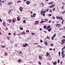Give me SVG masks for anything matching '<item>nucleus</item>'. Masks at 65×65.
I'll list each match as a JSON object with an SVG mask.
<instances>
[{"label":"nucleus","instance_id":"c85d7f7f","mask_svg":"<svg viewBox=\"0 0 65 65\" xmlns=\"http://www.w3.org/2000/svg\"><path fill=\"white\" fill-rule=\"evenodd\" d=\"M23 22L24 23H26V20H24L23 21Z\"/></svg>","mask_w":65,"mask_h":65},{"label":"nucleus","instance_id":"473e14b6","mask_svg":"<svg viewBox=\"0 0 65 65\" xmlns=\"http://www.w3.org/2000/svg\"><path fill=\"white\" fill-rule=\"evenodd\" d=\"M56 34H55L53 35V37H55V36H56Z\"/></svg>","mask_w":65,"mask_h":65},{"label":"nucleus","instance_id":"0e129e2a","mask_svg":"<svg viewBox=\"0 0 65 65\" xmlns=\"http://www.w3.org/2000/svg\"><path fill=\"white\" fill-rule=\"evenodd\" d=\"M65 46H64L63 47V48H62V49H63H63H65Z\"/></svg>","mask_w":65,"mask_h":65},{"label":"nucleus","instance_id":"3c124183","mask_svg":"<svg viewBox=\"0 0 65 65\" xmlns=\"http://www.w3.org/2000/svg\"><path fill=\"white\" fill-rule=\"evenodd\" d=\"M62 4H63V5H65V3H64V2H62Z\"/></svg>","mask_w":65,"mask_h":65},{"label":"nucleus","instance_id":"c756f323","mask_svg":"<svg viewBox=\"0 0 65 65\" xmlns=\"http://www.w3.org/2000/svg\"><path fill=\"white\" fill-rule=\"evenodd\" d=\"M54 38H55V37H52V40H54Z\"/></svg>","mask_w":65,"mask_h":65},{"label":"nucleus","instance_id":"052dcab7","mask_svg":"<svg viewBox=\"0 0 65 65\" xmlns=\"http://www.w3.org/2000/svg\"><path fill=\"white\" fill-rule=\"evenodd\" d=\"M26 31L27 32H29V31L28 30H27Z\"/></svg>","mask_w":65,"mask_h":65},{"label":"nucleus","instance_id":"09e8293b","mask_svg":"<svg viewBox=\"0 0 65 65\" xmlns=\"http://www.w3.org/2000/svg\"><path fill=\"white\" fill-rule=\"evenodd\" d=\"M53 11H55V8H54L53 9Z\"/></svg>","mask_w":65,"mask_h":65},{"label":"nucleus","instance_id":"dca6fc26","mask_svg":"<svg viewBox=\"0 0 65 65\" xmlns=\"http://www.w3.org/2000/svg\"><path fill=\"white\" fill-rule=\"evenodd\" d=\"M61 56H62V58H64V57H65V54H61Z\"/></svg>","mask_w":65,"mask_h":65},{"label":"nucleus","instance_id":"0eeeda50","mask_svg":"<svg viewBox=\"0 0 65 65\" xmlns=\"http://www.w3.org/2000/svg\"><path fill=\"white\" fill-rule=\"evenodd\" d=\"M12 3L11 2H9L8 3V5H10V4H12Z\"/></svg>","mask_w":65,"mask_h":65},{"label":"nucleus","instance_id":"603ef678","mask_svg":"<svg viewBox=\"0 0 65 65\" xmlns=\"http://www.w3.org/2000/svg\"><path fill=\"white\" fill-rule=\"evenodd\" d=\"M46 12V11H43V13H45Z\"/></svg>","mask_w":65,"mask_h":65},{"label":"nucleus","instance_id":"37998d69","mask_svg":"<svg viewBox=\"0 0 65 65\" xmlns=\"http://www.w3.org/2000/svg\"><path fill=\"white\" fill-rule=\"evenodd\" d=\"M65 12V11H64L63 12H62V13H63V14H64Z\"/></svg>","mask_w":65,"mask_h":65},{"label":"nucleus","instance_id":"39448f33","mask_svg":"<svg viewBox=\"0 0 65 65\" xmlns=\"http://www.w3.org/2000/svg\"><path fill=\"white\" fill-rule=\"evenodd\" d=\"M19 9H20V11L22 12V11L23 10V8H22V7H20V8H19Z\"/></svg>","mask_w":65,"mask_h":65},{"label":"nucleus","instance_id":"b1692460","mask_svg":"<svg viewBox=\"0 0 65 65\" xmlns=\"http://www.w3.org/2000/svg\"><path fill=\"white\" fill-rule=\"evenodd\" d=\"M48 20V19H45L44 20L45 21H44V22H46Z\"/></svg>","mask_w":65,"mask_h":65},{"label":"nucleus","instance_id":"774afa93","mask_svg":"<svg viewBox=\"0 0 65 65\" xmlns=\"http://www.w3.org/2000/svg\"><path fill=\"white\" fill-rule=\"evenodd\" d=\"M21 2V1H18V2L17 3H20V2Z\"/></svg>","mask_w":65,"mask_h":65},{"label":"nucleus","instance_id":"13d9d810","mask_svg":"<svg viewBox=\"0 0 65 65\" xmlns=\"http://www.w3.org/2000/svg\"><path fill=\"white\" fill-rule=\"evenodd\" d=\"M2 3H0V6H2Z\"/></svg>","mask_w":65,"mask_h":65},{"label":"nucleus","instance_id":"de8ad7c7","mask_svg":"<svg viewBox=\"0 0 65 65\" xmlns=\"http://www.w3.org/2000/svg\"><path fill=\"white\" fill-rule=\"evenodd\" d=\"M50 7V8H52V7H53L52 5H51Z\"/></svg>","mask_w":65,"mask_h":65},{"label":"nucleus","instance_id":"412c9836","mask_svg":"<svg viewBox=\"0 0 65 65\" xmlns=\"http://www.w3.org/2000/svg\"><path fill=\"white\" fill-rule=\"evenodd\" d=\"M25 46H26V47H27V46H28L29 45L27 43H25Z\"/></svg>","mask_w":65,"mask_h":65},{"label":"nucleus","instance_id":"69168bd1","mask_svg":"<svg viewBox=\"0 0 65 65\" xmlns=\"http://www.w3.org/2000/svg\"><path fill=\"white\" fill-rule=\"evenodd\" d=\"M9 35H11V33H9L8 34Z\"/></svg>","mask_w":65,"mask_h":65},{"label":"nucleus","instance_id":"4d7b16f0","mask_svg":"<svg viewBox=\"0 0 65 65\" xmlns=\"http://www.w3.org/2000/svg\"><path fill=\"white\" fill-rule=\"evenodd\" d=\"M58 54L59 55H61V52H58Z\"/></svg>","mask_w":65,"mask_h":65},{"label":"nucleus","instance_id":"c9c22d12","mask_svg":"<svg viewBox=\"0 0 65 65\" xmlns=\"http://www.w3.org/2000/svg\"><path fill=\"white\" fill-rule=\"evenodd\" d=\"M23 47H26V46L25 44V45L24 44L23 45Z\"/></svg>","mask_w":65,"mask_h":65},{"label":"nucleus","instance_id":"72a5a7b5","mask_svg":"<svg viewBox=\"0 0 65 65\" xmlns=\"http://www.w3.org/2000/svg\"><path fill=\"white\" fill-rule=\"evenodd\" d=\"M39 22V21H35V23H38Z\"/></svg>","mask_w":65,"mask_h":65},{"label":"nucleus","instance_id":"f3484780","mask_svg":"<svg viewBox=\"0 0 65 65\" xmlns=\"http://www.w3.org/2000/svg\"><path fill=\"white\" fill-rule=\"evenodd\" d=\"M51 28H49L48 29V30L49 32H50V31L51 30Z\"/></svg>","mask_w":65,"mask_h":65},{"label":"nucleus","instance_id":"49530a36","mask_svg":"<svg viewBox=\"0 0 65 65\" xmlns=\"http://www.w3.org/2000/svg\"><path fill=\"white\" fill-rule=\"evenodd\" d=\"M61 54H62V55H63L64 54V51L62 52H61Z\"/></svg>","mask_w":65,"mask_h":65},{"label":"nucleus","instance_id":"680f3d73","mask_svg":"<svg viewBox=\"0 0 65 65\" xmlns=\"http://www.w3.org/2000/svg\"><path fill=\"white\" fill-rule=\"evenodd\" d=\"M61 20H62V21H64V19H63L61 17Z\"/></svg>","mask_w":65,"mask_h":65},{"label":"nucleus","instance_id":"4c0bfd02","mask_svg":"<svg viewBox=\"0 0 65 65\" xmlns=\"http://www.w3.org/2000/svg\"><path fill=\"white\" fill-rule=\"evenodd\" d=\"M50 12H52V9H50Z\"/></svg>","mask_w":65,"mask_h":65},{"label":"nucleus","instance_id":"338daca9","mask_svg":"<svg viewBox=\"0 0 65 65\" xmlns=\"http://www.w3.org/2000/svg\"><path fill=\"white\" fill-rule=\"evenodd\" d=\"M43 15L44 17H45V13L43 14Z\"/></svg>","mask_w":65,"mask_h":65},{"label":"nucleus","instance_id":"423d86ee","mask_svg":"<svg viewBox=\"0 0 65 65\" xmlns=\"http://www.w3.org/2000/svg\"><path fill=\"white\" fill-rule=\"evenodd\" d=\"M20 17L18 16L17 18V20L18 21H19L21 19V18H19Z\"/></svg>","mask_w":65,"mask_h":65},{"label":"nucleus","instance_id":"1a4fd4ad","mask_svg":"<svg viewBox=\"0 0 65 65\" xmlns=\"http://www.w3.org/2000/svg\"><path fill=\"white\" fill-rule=\"evenodd\" d=\"M21 34H22V35H23V34L25 35V34H26V33L25 31H23L21 33Z\"/></svg>","mask_w":65,"mask_h":65},{"label":"nucleus","instance_id":"58836bf2","mask_svg":"<svg viewBox=\"0 0 65 65\" xmlns=\"http://www.w3.org/2000/svg\"><path fill=\"white\" fill-rule=\"evenodd\" d=\"M45 44H46V45H47V42H45Z\"/></svg>","mask_w":65,"mask_h":65},{"label":"nucleus","instance_id":"393cba45","mask_svg":"<svg viewBox=\"0 0 65 65\" xmlns=\"http://www.w3.org/2000/svg\"><path fill=\"white\" fill-rule=\"evenodd\" d=\"M43 12L42 11H41L40 12V13H41V15H42V14H43Z\"/></svg>","mask_w":65,"mask_h":65},{"label":"nucleus","instance_id":"6ab92c4d","mask_svg":"<svg viewBox=\"0 0 65 65\" xmlns=\"http://www.w3.org/2000/svg\"><path fill=\"white\" fill-rule=\"evenodd\" d=\"M44 22H45V21H42L40 22V23H41V24H42V23H44Z\"/></svg>","mask_w":65,"mask_h":65},{"label":"nucleus","instance_id":"2f4dec72","mask_svg":"<svg viewBox=\"0 0 65 65\" xmlns=\"http://www.w3.org/2000/svg\"><path fill=\"white\" fill-rule=\"evenodd\" d=\"M46 37L47 39H50V37H48V36H47Z\"/></svg>","mask_w":65,"mask_h":65},{"label":"nucleus","instance_id":"a878e982","mask_svg":"<svg viewBox=\"0 0 65 65\" xmlns=\"http://www.w3.org/2000/svg\"><path fill=\"white\" fill-rule=\"evenodd\" d=\"M49 28H51V26L49 25L47 27V29H48Z\"/></svg>","mask_w":65,"mask_h":65},{"label":"nucleus","instance_id":"a18cd8bd","mask_svg":"<svg viewBox=\"0 0 65 65\" xmlns=\"http://www.w3.org/2000/svg\"><path fill=\"white\" fill-rule=\"evenodd\" d=\"M61 9H64V6H63L62 7H61Z\"/></svg>","mask_w":65,"mask_h":65},{"label":"nucleus","instance_id":"e2e57ef3","mask_svg":"<svg viewBox=\"0 0 65 65\" xmlns=\"http://www.w3.org/2000/svg\"><path fill=\"white\" fill-rule=\"evenodd\" d=\"M0 21L1 22H2V19H0Z\"/></svg>","mask_w":65,"mask_h":65},{"label":"nucleus","instance_id":"20e7f679","mask_svg":"<svg viewBox=\"0 0 65 65\" xmlns=\"http://www.w3.org/2000/svg\"><path fill=\"white\" fill-rule=\"evenodd\" d=\"M55 26L56 27H60L61 26L60 24H57Z\"/></svg>","mask_w":65,"mask_h":65},{"label":"nucleus","instance_id":"7ed1b4c3","mask_svg":"<svg viewBox=\"0 0 65 65\" xmlns=\"http://www.w3.org/2000/svg\"><path fill=\"white\" fill-rule=\"evenodd\" d=\"M26 3L27 5H29L30 3V2L29 1H26Z\"/></svg>","mask_w":65,"mask_h":65},{"label":"nucleus","instance_id":"ddd939ff","mask_svg":"<svg viewBox=\"0 0 65 65\" xmlns=\"http://www.w3.org/2000/svg\"><path fill=\"white\" fill-rule=\"evenodd\" d=\"M57 64V62L56 61H55L54 63H53V65H56V64Z\"/></svg>","mask_w":65,"mask_h":65},{"label":"nucleus","instance_id":"9d476101","mask_svg":"<svg viewBox=\"0 0 65 65\" xmlns=\"http://www.w3.org/2000/svg\"><path fill=\"white\" fill-rule=\"evenodd\" d=\"M56 19H59V20H61V17H56Z\"/></svg>","mask_w":65,"mask_h":65},{"label":"nucleus","instance_id":"2eb2a0df","mask_svg":"<svg viewBox=\"0 0 65 65\" xmlns=\"http://www.w3.org/2000/svg\"><path fill=\"white\" fill-rule=\"evenodd\" d=\"M7 39H8V40H9L10 39V37L8 36H7Z\"/></svg>","mask_w":65,"mask_h":65},{"label":"nucleus","instance_id":"5701e85b","mask_svg":"<svg viewBox=\"0 0 65 65\" xmlns=\"http://www.w3.org/2000/svg\"><path fill=\"white\" fill-rule=\"evenodd\" d=\"M47 27V26L46 25H44V29H46V28Z\"/></svg>","mask_w":65,"mask_h":65},{"label":"nucleus","instance_id":"f257e3e1","mask_svg":"<svg viewBox=\"0 0 65 65\" xmlns=\"http://www.w3.org/2000/svg\"><path fill=\"white\" fill-rule=\"evenodd\" d=\"M16 22V19L14 18H13L12 20V23H14Z\"/></svg>","mask_w":65,"mask_h":65},{"label":"nucleus","instance_id":"5fc2aeb1","mask_svg":"<svg viewBox=\"0 0 65 65\" xmlns=\"http://www.w3.org/2000/svg\"><path fill=\"white\" fill-rule=\"evenodd\" d=\"M7 26H9L10 25V24L9 23H7Z\"/></svg>","mask_w":65,"mask_h":65},{"label":"nucleus","instance_id":"e433bc0d","mask_svg":"<svg viewBox=\"0 0 65 65\" xmlns=\"http://www.w3.org/2000/svg\"><path fill=\"white\" fill-rule=\"evenodd\" d=\"M50 45V46H53V44H51Z\"/></svg>","mask_w":65,"mask_h":65},{"label":"nucleus","instance_id":"ea45409f","mask_svg":"<svg viewBox=\"0 0 65 65\" xmlns=\"http://www.w3.org/2000/svg\"><path fill=\"white\" fill-rule=\"evenodd\" d=\"M38 47H42L41 46H39V45H38Z\"/></svg>","mask_w":65,"mask_h":65},{"label":"nucleus","instance_id":"6e6552de","mask_svg":"<svg viewBox=\"0 0 65 65\" xmlns=\"http://www.w3.org/2000/svg\"><path fill=\"white\" fill-rule=\"evenodd\" d=\"M8 21L9 22V23H11V22H12V20L11 19H8Z\"/></svg>","mask_w":65,"mask_h":65},{"label":"nucleus","instance_id":"a211bd4d","mask_svg":"<svg viewBox=\"0 0 65 65\" xmlns=\"http://www.w3.org/2000/svg\"><path fill=\"white\" fill-rule=\"evenodd\" d=\"M53 4V3L52 2H51L50 3H49L48 4H50V5H52V4Z\"/></svg>","mask_w":65,"mask_h":65},{"label":"nucleus","instance_id":"8fccbe9b","mask_svg":"<svg viewBox=\"0 0 65 65\" xmlns=\"http://www.w3.org/2000/svg\"><path fill=\"white\" fill-rule=\"evenodd\" d=\"M10 10L9 11H8V14H9L10 15V13H9V12H10Z\"/></svg>","mask_w":65,"mask_h":65},{"label":"nucleus","instance_id":"9b49d317","mask_svg":"<svg viewBox=\"0 0 65 65\" xmlns=\"http://www.w3.org/2000/svg\"><path fill=\"white\" fill-rule=\"evenodd\" d=\"M6 24V23L5 22H4L3 23V26L5 25Z\"/></svg>","mask_w":65,"mask_h":65},{"label":"nucleus","instance_id":"f704fd0d","mask_svg":"<svg viewBox=\"0 0 65 65\" xmlns=\"http://www.w3.org/2000/svg\"><path fill=\"white\" fill-rule=\"evenodd\" d=\"M13 34H14V35L15 36L16 35V32H14Z\"/></svg>","mask_w":65,"mask_h":65},{"label":"nucleus","instance_id":"864d4df0","mask_svg":"<svg viewBox=\"0 0 65 65\" xmlns=\"http://www.w3.org/2000/svg\"><path fill=\"white\" fill-rule=\"evenodd\" d=\"M52 22V21L51 20H49V23H51V22Z\"/></svg>","mask_w":65,"mask_h":65},{"label":"nucleus","instance_id":"7c9ffc66","mask_svg":"<svg viewBox=\"0 0 65 65\" xmlns=\"http://www.w3.org/2000/svg\"><path fill=\"white\" fill-rule=\"evenodd\" d=\"M48 16L49 17H51V16H52V14H48Z\"/></svg>","mask_w":65,"mask_h":65},{"label":"nucleus","instance_id":"f8f14e48","mask_svg":"<svg viewBox=\"0 0 65 65\" xmlns=\"http://www.w3.org/2000/svg\"><path fill=\"white\" fill-rule=\"evenodd\" d=\"M36 15V14L35 13H34L32 15V16L33 17H35Z\"/></svg>","mask_w":65,"mask_h":65},{"label":"nucleus","instance_id":"c03bdc74","mask_svg":"<svg viewBox=\"0 0 65 65\" xmlns=\"http://www.w3.org/2000/svg\"><path fill=\"white\" fill-rule=\"evenodd\" d=\"M35 33H31V35H35Z\"/></svg>","mask_w":65,"mask_h":65},{"label":"nucleus","instance_id":"bb28decb","mask_svg":"<svg viewBox=\"0 0 65 65\" xmlns=\"http://www.w3.org/2000/svg\"><path fill=\"white\" fill-rule=\"evenodd\" d=\"M57 61V63H59V62H60V60H59V59H58Z\"/></svg>","mask_w":65,"mask_h":65},{"label":"nucleus","instance_id":"4be33fe9","mask_svg":"<svg viewBox=\"0 0 65 65\" xmlns=\"http://www.w3.org/2000/svg\"><path fill=\"white\" fill-rule=\"evenodd\" d=\"M46 55L47 56H49V53L48 52H47Z\"/></svg>","mask_w":65,"mask_h":65},{"label":"nucleus","instance_id":"a19ab883","mask_svg":"<svg viewBox=\"0 0 65 65\" xmlns=\"http://www.w3.org/2000/svg\"><path fill=\"white\" fill-rule=\"evenodd\" d=\"M20 30H23V28L21 27L20 28Z\"/></svg>","mask_w":65,"mask_h":65},{"label":"nucleus","instance_id":"cd10ccee","mask_svg":"<svg viewBox=\"0 0 65 65\" xmlns=\"http://www.w3.org/2000/svg\"><path fill=\"white\" fill-rule=\"evenodd\" d=\"M21 61H22V60L19 59L18 61V62H21Z\"/></svg>","mask_w":65,"mask_h":65},{"label":"nucleus","instance_id":"79ce46f5","mask_svg":"<svg viewBox=\"0 0 65 65\" xmlns=\"http://www.w3.org/2000/svg\"><path fill=\"white\" fill-rule=\"evenodd\" d=\"M39 24V23H35V25H38V24Z\"/></svg>","mask_w":65,"mask_h":65},{"label":"nucleus","instance_id":"6e6d98bb","mask_svg":"<svg viewBox=\"0 0 65 65\" xmlns=\"http://www.w3.org/2000/svg\"><path fill=\"white\" fill-rule=\"evenodd\" d=\"M49 10V8H48L47 9V10H46L47 12V11H48V10Z\"/></svg>","mask_w":65,"mask_h":65},{"label":"nucleus","instance_id":"bf43d9fd","mask_svg":"<svg viewBox=\"0 0 65 65\" xmlns=\"http://www.w3.org/2000/svg\"><path fill=\"white\" fill-rule=\"evenodd\" d=\"M38 63H39V64L40 65H41V62H38Z\"/></svg>","mask_w":65,"mask_h":65},{"label":"nucleus","instance_id":"4468645a","mask_svg":"<svg viewBox=\"0 0 65 65\" xmlns=\"http://www.w3.org/2000/svg\"><path fill=\"white\" fill-rule=\"evenodd\" d=\"M4 54H5V56H7L8 55L7 53L6 52L5 53H4Z\"/></svg>","mask_w":65,"mask_h":65},{"label":"nucleus","instance_id":"f03ea898","mask_svg":"<svg viewBox=\"0 0 65 65\" xmlns=\"http://www.w3.org/2000/svg\"><path fill=\"white\" fill-rule=\"evenodd\" d=\"M39 59L40 60H42V59H43V57L41 56H40V55H39Z\"/></svg>","mask_w":65,"mask_h":65},{"label":"nucleus","instance_id":"aec40b11","mask_svg":"<svg viewBox=\"0 0 65 65\" xmlns=\"http://www.w3.org/2000/svg\"><path fill=\"white\" fill-rule=\"evenodd\" d=\"M1 46L2 47H3V48H4V47H6V46L5 45H2Z\"/></svg>","mask_w":65,"mask_h":65}]
</instances>
